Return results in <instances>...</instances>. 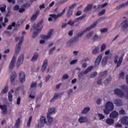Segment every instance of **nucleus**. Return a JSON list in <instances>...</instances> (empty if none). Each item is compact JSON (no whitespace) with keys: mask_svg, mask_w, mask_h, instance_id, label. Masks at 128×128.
<instances>
[{"mask_svg":"<svg viewBox=\"0 0 128 128\" xmlns=\"http://www.w3.org/2000/svg\"><path fill=\"white\" fill-rule=\"evenodd\" d=\"M16 42H18V40H20L18 44L16 46V53L14 54V56L12 58L11 62L9 64V68L10 70H12L14 68V66L16 64V56L20 52V46H22V44L24 42V36H22L21 38L16 37L15 39Z\"/></svg>","mask_w":128,"mask_h":128,"instance_id":"nucleus-1","label":"nucleus"},{"mask_svg":"<svg viewBox=\"0 0 128 128\" xmlns=\"http://www.w3.org/2000/svg\"><path fill=\"white\" fill-rule=\"evenodd\" d=\"M42 24H44V20H42L41 21L38 22L36 24V26L34 25L32 26L31 28V30H32V29L35 30H36V31H34L33 34V35H32L33 38H36L38 36V34H40V32H42V28H44V26H42Z\"/></svg>","mask_w":128,"mask_h":128,"instance_id":"nucleus-2","label":"nucleus"},{"mask_svg":"<svg viewBox=\"0 0 128 128\" xmlns=\"http://www.w3.org/2000/svg\"><path fill=\"white\" fill-rule=\"evenodd\" d=\"M114 108V104L112 102H108L105 105V108L104 109V114H110V112H112Z\"/></svg>","mask_w":128,"mask_h":128,"instance_id":"nucleus-3","label":"nucleus"},{"mask_svg":"<svg viewBox=\"0 0 128 128\" xmlns=\"http://www.w3.org/2000/svg\"><path fill=\"white\" fill-rule=\"evenodd\" d=\"M66 8H64V10H62V12L60 14H50V18H48V20L49 22H52V20H53L54 22H56L58 18H60V16H62L66 12Z\"/></svg>","mask_w":128,"mask_h":128,"instance_id":"nucleus-4","label":"nucleus"},{"mask_svg":"<svg viewBox=\"0 0 128 128\" xmlns=\"http://www.w3.org/2000/svg\"><path fill=\"white\" fill-rule=\"evenodd\" d=\"M97 24H98V22H96L92 24L90 26L86 28L84 30V31L77 34H76L77 38H81L82 36V34H84V32H88V30H92V28H96V26Z\"/></svg>","mask_w":128,"mask_h":128,"instance_id":"nucleus-5","label":"nucleus"},{"mask_svg":"<svg viewBox=\"0 0 128 128\" xmlns=\"http://www.w3.org/2000/svg\"><path fill=\"white\" fill-rule=\"evenodd\" d=\"M92 68H94V67H92V66H90L89 67H88V68L87 69H86L84 72H80V74H78V78H82V76H84V74H88V72H90V70H92Z\"/></svg>","mask_w":128,"mask_h":128,"instance_id":"nucleus-6","label":"nucleus"},{"mask_svg":"<svg viewBox=\"0 0 128 128\" xmlns=\"http://www.w3.org/2000/svg\"><path fill=\"white\" fill-rule=\"evenodd\" d=\"M114 92L117 96H119L120 98H124V93L118 88L114 89Z\"/></svg>","mask_w":128,"mask_h":128,"instance_id":"nucleus-7","label":"nucleus"},{"mask_svg":"<svg viewBox=\"0 0 128 128\" xmlns=\"http://www.w3.org/2000/svg\"><path fill=\"white\" fill-rule=\"evenodd\" d=\"M118 55H116L114 62L115 64H117V68H118L119 66H120V64H122V57L120 58L118 62Z\"/></svg>","mask_w":128,"mask_h":128,"instance_id":"nucleus-8","label":"nucleus"},{"mask_svg":"<svg viewBox=\"0 0 128 128\" xmlns=\"http://www.w3.org/2000/svg\"><path fill=\"white\" fill-rule=\"evenodd\" d=\"M24 54H22L18 58L16 64V66L18 67V68H20V66H22V64L24 62Z\"/></svg>","mask_w":128,"mask_h":128,"instance_id":"nucleus-9","label":"nucleus"},{"mask_svg":"<svg viewBox=\"0 0 128 128\" xmlns=\"http://www.w3.org/2000/svg\"><path fill=\"white\" fill-rule=\"evenodd\" d=\"M54 32V29H50L49 31V32L48 34V35H42L40 36L41 38H43V40H48V38H50L52 36V32Z\"/></svg>","mask_w":128,"mask_h":128,"instance_id":"nucleus-10","label":"nucleus"},{"mask_svg":"<svg viewBox=\"0 0 128 128\" xmlns=\"http://www.w3.org/2000/svg\"><path fill=\"white\" fill-rule=\"evenodd\" d=\"M20 80L22 84L26 82V74L22 71H20Z\"/></svg>","mask_w":128,"mask_h":128,"instance_id":"nucleus-11","label":"nucleus"},{"mask_svg":"<svg viewBox=\"0 0 128 128\" xmlns=\"http://www.w3.org/2000/svg\"><path fill=\"white\" fill-rule=\"evenodd\" d=\"M48 60H45L43 62L41 69V72H44L46 71V70L48 66Z\"/></svg>","mask_w":128,"mask_h":128,"instance_id":"nucleus-12","label":"nucleus"},{"mask_svg":"<svg viewBox=\"0 0 128 128\" xmlns=\"http://www.w3.org/2000/svg\"><path fill=\"white\" fill-rule=\"evenodd\" d=\"M0 108L1 110H4L2 112V114L3 116L6 114H8V107L6 105H0Z\"/></svg>","mask_w":128,"mask_h":128,"instance_id":"nucleus-13","label":"nucleus"},{"mask_svg":"<svg viewBox=\"0 0 128 128\" xmlns=\"http://www.w3.org/2000/svg\"><path fill=\"white\" fill-rule=\"evenodd\" d=\"M16 73L14 72L12 73V76L10 78V82L13 86H14V80H16Z\"/></svg>","mask_w":128,"mask_h":128,"instance_id":"nucleus-14","label":"nucleus"},{"mask_svg":"<svg viewBox=\"0 0 128 128\" xmlns=\"http://www.w3.org/2000/svg\"><path fill=\"white\" fill-rule=\"evenodd\" d=\"M102 58V54H100L94 62L96 66H98L100 64Z\"/></svg>","mask_w":128,"mask_h":128,"instance_id":"nucleus-15","label":"nucleus"},{"mask_svg":"<svg viewBox=\"0 0 128 128\" xmlns=\"http://www.w3.org/2000/svg\"><path fill=\"white\" fill-rule=\"evenodd\" d=\"M121 122L122 124H126V126H128V116H123L121 118Z\"/></svg>","mask_w":128,"mask_h":128,"instance_id":"nucleus-16","label":"nucleus"},{"mask_svg":"<svg viewBox=\"0 0 128 128\" xmlns=\"http://www.w3.org/2000/svg\"><path fill=\"white\" fill-rule=\"evenodd\" d=\"M34 2H36V0H30V3L27 2L26 4H23L22 6V8H28L30 7V6H32V4Z\"/></svg>","mask_w":128,"mask_h":128,"instance_id":"nucleus-17","label":"nucleus"},{"mask_svg":"<svg viewBox=\"0 0 128 128\" xmlns=\"http://www.w3.org/2000/svg\"><path fill=\"white\" fill-rule=\"evenodd\" d=\"M114 104L117 106H122V101L120 99H116L114 101Z\"/></svg>","mask_w":128,"mask_h":128,"instance_id":"nucleus-18","label":"nucleus"},{"mask_svg":"<svg viewBox=\"0 0 128 128\" xmlns=\"http://www.w3.org/2000/svg\"><path fill=\"white\" fill-rule=\"evenodd\" d=\"M118 116V113L116 111H113L110 114V118H116Z\"/></svg>","mask_w":128,"mask_h":128,"instance_id":"nucleus-19","label":"nucleus"},{"mask_svg":"<svg viewBox=\"0 0 128 128\" xmlns=\"http://www.w3.org/2000/svg\"><path fill=\"white\" fill-rule=\"evenodd\" d=\"M10 26L12 27L14 26V28L13 30L14 32L15 30H18L20 26V24H19L18 22L16 24V22H13Z\"/></svg>","mask_w":128,"mask_h":128,"instance_id":"nucleus-20","label":"nucleus"},{"mask_svg":"<svg viewBox=\"0 0 128 128\" xmlns=\"http://www.w3.org/2000/svg\"><path fill=\"white\" fill-rule=\"evenodd\" d=\"M78 120L80 124H84V122H88V118L84 116H81L79 118Z\"/></svg>","mask_w":128,"mask_h":128,"instance_id":"nucleus-21","label":"nucleus"},{"mask_svg":"<svg viewBox=\"0 0 128 128\" xmlns=\"http://www.w3.org/2000/svg\"><path fill=\"white\" fill-rule=\"evenodd\" d=\"M38 14H40V10H37L36 13L32 16L30 20L32 22L33 20H36V18L38 16Z\"/></svg>","mask_w":128,"mask_h":128,"instance_id":"nucleus-22","label":"nucleus"},{"mask_svg":"<svg viewBox=\"0 0 128 128\" xmlns=\"http://www.w3.org/2000/svg\"><path fill=\"white\" fill-rule=\"evenodd\" d=\"M128 6V0L126 2L122 4L119 6H117L116 8V10H120V8H122Z\"/></svg>","mask_w":128,"mask_h":128,"instance_id":"nucleus-23","label":"nucleus"},{"mask_svg":"<svg viewBox=\"0 0 128 128\" xmlns=\"http://www.w3.org/2000/svg\"><path fill=\"white\" fill-rule=\"evenodd\" d=\"M46 122H48L46 121V118L44 116H42L40 118V124H46Z\"/></svg>","mask_w":128,"mask_h":128,"instance_id":"nucleus-24","label":"nucleus"},{"mask_svg":"<svg viewBox=\"0 0 128 128\" xmlns=\"http://www.w3.org/2000/svg\"><path fill=\"white\" fill-rule=\"evenodd\" d=\"M47 120L50 124H52V122H54V118L50 116V114H47Z\"/></svg>","mask_w":128,"mask_h":128,"instance_id":"nucleus-25","label":"nucleus"},{"mask_svg":"<svg viewBox=\"0 0 128 128\" xmlns=\"http://www.w3.org/2000/svg\"><path fill=\"white\" fill-rule=\"evenodd\" d=\"M106 123L107 124H108L109 126H112V124H114V120L112 119L108 118L106 119Z\"/></svg>","mask_w":128,"mask_h":128,"instance_id":"nucleus-26","label":"nucleus"},{"mask_svg":"<svg viewBox=\"0 0 128 128\" xmlns=\"http://www.w3.org/2000/svg\"><path fill=\"white\" fill-rule=\"evenodd\" d=\"M122 24H123L122 28H128V18L122 22Z\"/></svg>","mask_w":128,"mask_h":128,"instance_id":"nucleus-27","label":"nucleus"},{"mask_svg":"<svg viewBox=\"0 0 128 128\" xmlns=\"http://www.w3.org/2000/svg\"><path fill=\"white\" fill-rule=\"evenodd\" d=\"M108 6V3L106 2L103 4H100L97 8L96 9V12H98L100 8H105V6Z\"/></svg>","mask_w":128,"mask_h":128,"instance_id":"nucleus-28","label":"nucleus"},{"mask_svg":"<svg viewBox=\"0 0 128 128\" xmlns=\"http://www.w3.org/2000/svg\"><path fill=\"white\" fill-rule=\"evenodd\" d=\"M108 63V56H105L103 58L102 62V64L103 66H104Z\"/></svg>","mask_w":128,"mask_h":128,"instance_id":"nucleus-29","label":"nucleus"},{"mask_svg":"<svg viewBox=\"0 0 128 128\" xmlns=\"http://www.w3.org/2000/svg\"><path fill=\"white\" fill-rule=\"evenodd\" d=\"M38 53L36 52L34 54V56H32V62H34L38 60Z\"/></svg>","mask_w":128,"mask_h":128,"instance_id":"nucleus-30","label":"nucleus"},{"mask_svg":"<svg viewBox=\"0 0 128 128\" xmlns=\"http://www.w3.org/2000/svg\"><path fill=\"white\" fill-rule=\"evenodd\" d=\"M120 88L124 90V92H126V94H128V87L126 85H122L120 86Z\"/></svg>","mask_w":128,"mask_h":128,"instance_id":"nucleus-31","label":"nucleus"},{"mask_svg":"<svg viewBox=\"0 0 128 128\" xmlns=\"http://www.w3.org/2000/svg\"><path fill=\"white\" fill-rule=\"evenodd\" d=\"M92 8V4H88L87 6L84 8V12H88Z\"/></svg>","mask_w":128,"mask_h":128,"instance_id":"nucleus-32","label":"nucleus"},{"mask_svg":"<svg viewBox=\"0 0 128 128\" xmlns=\"http://www.w3.org/2000/svg\"><path fill=\"white\" fill-rule=\"evenodd\" d=\"M8 100L10 102H12V94L10 92H9L8 94Z\"/></svg>","mask_w":128,"mask_h":128,"instance_id":"nucleus-33","label":"nucleus"},{"mask_svg":"<svg viewBox=\"0 0 128 128\" xmlns=\"http://www.w3.org/2000/svg\"><path fill=\"white\" fill-rule=\"evenodd\" d=\"M76 42V38H74L73 39H72L67 42L66 46H68V44H74V42Z\"/></svg>","mask_w":128,"mask_h":128,"instance_id":"nucleus-34","label":"nucleus"},{"mask_svg":"<svg viewBox=\"0 0 128 128\" xmlns=\"http://www.w3.org/2000/svg\"><path fill=\"white\" fill-rule=\"evenodd\" d=\"M56 112V108H50L48 110V114H50V115L52 114H55Z\"/></svg>","mask_w":128,"mask_h":128,"instance_id":"nucleus-35","label":"nucleus"},{"mask_svg":"<svg viewBox=\"0 0 128 128\" xmlns=\"http://www.w3.org/2000/svg\"><path fill=\"white\" fill-rule=\"evenodd\" d=\"M111 81H112V76H110L108 77V78L104 82V84L105 86H106V84H108V82H110Z\"/></svg>","mask_w":128,"mask_h":128,"instance_id":"nucleus-36","label":"nucleus"},{"mask_svg":"<svg viewBox=\"0 0 128 128\" xmlns=\"http://www.w3.org/2000/svg\"><path fill=\"white\" fill-rule=\"evenodd\" d=\"M86 18V14H84V15H82V16L76 18V22H78V20H82Z\"/></svg>","mask_w":128,"mask_h":128,"instance_id":"nucleus-37","label":"nucleus"},{"mask_svg":"<svg viewBox=\"0 0 128 128\" xmlns=\"http://www.w3.org/2000/svg\"><path fill=\"white\" fill-rule=\"evenodd\" d=\"M106 74H108V71L104 70L103 72H100V78H102V76H106Z\"/></svg>","mask_w":128,"mask_h":128,"instance_id":"nucleus-38","label":"nucleus"},{"mask_svg":"<svg viewBox=\"0 0 128 128\" xmlns=\"http://www.w3.org/2000/svg\"><path fill=\"white\" fill-rule=\"evenodd\" d=\"M90 110V108L88 107H86L84 109V110L82 111V114H86L87 112H88Z\"/></svg>","mask_w":128,"mask_h":128,"instance_id":"nucleus-39","label":"nucleus"},{"mask_svg":"<svg viewBox=\"0 0 128 128\" xmlns=\"http://www.w3.org/2000/svg\"><path fill=\"white\" fill-rule=\"evenodd\" d=\"M32 116H30L28 120V122L27 123L28 128L30 127V124H32Z\"/></svg>","mask_w":128,"mask_h":128,"instance_id":"nucleus-40","label":"nucleus"},{"mask_svg":"<svg viewBox=\"0 0 128 128\" xmlns=\"http://www.w3.org/2000/svg\"><path fill=\"white\" fill-rule=\"evenodd\" d=\"M76 20L74 21H72V20H70L68 22V24H69V26H74V24H76Z\"/></svg>","mask_w":128,"mask_h":128,"instance_id":"nucleus-41","label":"nucleus"},{"mask_svg":"<svg viewBox=\"0 0 128 128\" xmlns=\"http://www.w3.org/2000/svg\"><path fill=\"white\" fill-rule=\"evenodd\" d=\"M58 98V95L56 94H55L54 97L50 100V102H54V100H57Z\"/></svg>","mask_w":128,"mask_h":128,"instance_id":"nucleus-42","label":"nucleus"},{"mask_svg":"<svg viewBox=\"0 0 128 128\" xmlns=\"http://www.w3.org/2000/svg\"><path fill=\"white\" fill-rule=\"evenodd\" d=\"M72 15V10H69L67 12L66 16L67 18H70V16Z\"/></svg>","mask_w":128,"mask_h":128,"instance_id":"nucleus-43","label":"nucleus"},{"mask_svg":"<svg viewBox=\"0 0 128 128\" xmlns=\"http://www.w3.org/2000/svg\"><path fill=\"white\" fill-rule=\"evenodd\" d=\"M16 128H18L20 126V118H18L16 122Z\"/></svg>","mask_w":128,"mask_h":128,"instance_id":"nucleus-44","label":"nucleus"},{"mask_svg":"<svg viewBox=\"0 0 128 128\" xmlns=\"http://www.w3.org/2000/svg\"><path fill=\"white\" fill-rule=\"evenodd\" d=\"M8 86H5L2 92V94H6V92H8Z\"/></svg>","mask_w":128,"mask_h":128,"instance_id":"nucleus-45","label":"nucleus"},{"mask_svg":"<svg viewBox=\"0 0 128 128\" xmlns=\"http://www.w3.org/2000/svg\"><path fill=\"white\" fill-rule=\"evenodd\" d=\"M98 53V48L96 47L95 49L93 50L92 54H96Z\"/></svg>","mask_w":128,"mask_h":128,"instance_id":"nucleus-46","label":"nucleus"},{"mask_svg":"<svg viewBox=\"0 0 128 128\" xmlns=\"http://www.w3.org/2000/svg\"><path fill=\"white\" fill-rule=\"evenodd\" d=\"M6 8V6L4 5V7L0 8V10L2 12H5Z\"/></svg>","mask_w":128,"mask_h":128,"instance_id":"nucleus-47","label":"nucleus"},{"mask_svg":"<svg viewBox=\"0 0 128 128\" xmlns=\"http://www.w3.org/2000/svg\"><path fill=\"white\" fill-rule=\"evenodd\" d=\"M36 86H38V84H36V82H32L30 86L31 88H36Z\"/></svg>","mask_w":128,"mask_h":128,"instance_id":"nucleus-48","label":"nucleus"},{"mask_svg":"<svg viewBox=\"0 0 128 128\" xmlns=\"http://www.w3.org/2000/svg\"><path fill=\"white\" fill-rule=\"evenodd\" d=\"M104 14H106V10L104 9L103 10H102L101 12H99V14H98V16H102Z\"/></svg>","mask_w":128,"mask_h":128,"instance_id":"nucleus-49","label":"nucleus"},{"mask_svg":"<svg viewBox=\"0 0 128 128\" xmlns=\"http://www.w3.org/2000/svg\"><path fill=\"white\" fill-rule=\"evenodd\" d=\"M54 6V2H52L50 4L49 6L46 8V9L48 8H52V6Z\"/></svg>","mask_w":128,"mask_h":128,"instance_id":"nucleus-50","label":"nucleus"},{"mask_svg":"<svg viewBox=\"0 0 128 128\" xmlns=\"http://www.w3.org/2000/svg\"><path fill=\"white\" fill-rule=\"evenodd\" d=\"M106 45L105 44H103L101 47L102 52H104V50H106Z\"/></svg>","mask_w":128,"mask_h":128,"instance_id":"nucleus-51","label":"nucleus"},{"mask_svg":"<svg viewBox=\"0 0 128 128\" xmlns=\"http://www.w3.org/2000/svg\"><path fill=\"white\" fill-rule=\"evenodd\" d=\"M100 37L98 36L97 34H96L93 38V40H100Z\"/></svg>","mask_w":128,"mask_h":128,"instance_id":"nucleus-52","label":"nucleus"},{"mask_svg":"<svg viewBox=\"0 0 128 128\" xmlns=\"http://www.w3.org/2000/svg\"><path fill=\"white\" fill-rule=\"evenodd\" d=\"M76 4L74 3L69 7V10H72V8H76Z\"/></svg>","mask_w":128,"mask_h":128,"instance_id":"nucleus-53","label":"nucleus"},{"mask_svg":"<svg viewBox=\"0 0 128 128\" xmlns=\"http://www.w3.org/2000/svg\"><path fill=\"white\" fill-rule=\"evenodd\" d=\"M119 114H122V115L124 116V114H126V111H124V110L122 109V110L119 112Z\"/></svg>","mask_w":128,"mask_h":128,"instance_id":"nucleus-54","label":"nucleus"},{"mask_svg":"<svg viewBox=\"0 0 128 128\" xmlns=\"http://www.w3.org/2000/svg\"><path fill=\"white\" fill-rule=\"evenodd\" d=\"M56 50V47L52 48L49 51L50 54H52L54 50Z\"/></svg>","mask_w":128,"mask_h":128,"instance_id":"nucleus-55","label":"nucleus"},{"mask_svg":"<svg viewBox=\"0 0 128 128\" xmlns=\"http://www.w3.org/2000/svg\"><path fill=\"white\" fill-rule=\"evenodd\" d=\"M98 118H100V120H104V118L105 116H104L102 115V114H98Z\"/></svg>","mask_w":128,"mask_h":128,"instance_id":"nucleus-56","label":"nucleus"},{"mask_svg":"<svg viewBox=\"0 0 128 128\" xmlns=\"http://www.w3.org/2000/svg\"><path fill=\"white\" fill-rule=\"evenodd\" d=\"M20 97H18L16 100V104L20 106Z\"/></svg>","mask_w":128,"mask_h":128,"instance_id":"nucleus-57","label":"nucleus"},{"mask_svg":"<svg viewBox=\"0 0 128 128\" xmlns=\"http://www.w3.org/2000/svg\"><path fill=\"white\" fill-rule=\"evenodd\" d=\"M92 34H94V32H92L86 35V38H91V36H92Z\"/></svg>","mask_w":128,"mask_h":128,"instance_id":"nucleus-58","label":"nucleus"},{"mask_svg":"<svg viewBox=\"0 0 128 128\" xmlns=\"http://www.w3.org/2000/svg\"><path fill=\"white\" fill-rule=\"evenodd\" d=\"M100 32L102 34H104V32H108V28H102L100 30Z\"/></svg>","mask_w":128,"mask_h":128,"instance_id":"nucleus-59","label":"nucleus"},{"mask_svg":"<svg viewBox=\"0 0 128 128\" xmlns=\"http://www.w3.org/2000/svg\"><path fill=\"white\" fill-rule=\"evenodd\" d=\"M76 62H78V60H72L70 62V65L74 64H76Z\"/></svg>","mask_w":128,"mask_h":128,"instance_id":"nucleus-60","label":"nucleus"},{"mask_svg":"<svg viewBox=\"0 0 128 128\" xmlns=\"http://www.w3.org/2000/svg\"><path fill=\"white\" fill-rule=\"evenodd\" d=\"M98 76V72H94V73L91 74V78H94L95 76Z\"/></svg>","mask_w":128,"mask_h":128,"instance_id":"nucleus-61","label":"nucleus"},{"mask_svg":"<svg viewBox=\"0 0 128 128\" xmlns=\"http://www.w3.org/2000/svg\"><path fill=\"white\" fill-rule=\"evenodd\" d=\"M20 10V6L18 5H16L14 8V10Z\"/></svg>","mask_w":128,"mask_h":128,"instance_id":"nucleus-62","label":"nucleus"},{"mask_svg":"<svg viewBox=\"0 0 128 128\" xmlns=\"http://www.w3.org/2000/svg\"><path fill=\"white\" fill-rule=\"evenodd\" d=\"M7 1L9 4L12 2V4H16V0H7Z\"/></svg>","mask_w":128,"mask_h":128,"instance_id":"nucleus-63","label":"nucleus"},{"mask_svg":"<svg viewBox=\"0 0 128 128\" xmlns=\"http://www.w3.org/2000/svg\"><path fill=\"white\" fill-rule=\"evenodd\" d=\"M69 76L68 75V74H65L63 76H62V78L63 80H68V78Z\"/></svg>","mask_w":128,"mask_h":128,"instance_id":"nucleus-64","label":"nucleus"}]
</instances>
